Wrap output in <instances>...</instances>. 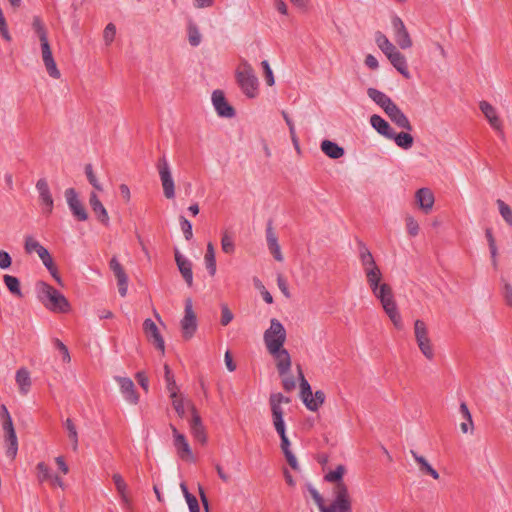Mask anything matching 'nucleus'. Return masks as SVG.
I'll return each instance as SVG.
<instances>
[{"label":"nucleus","mask_w":512,"mask_h":512,"mask_svg":"<svg viewBox=\"0 0 512 512\" xmlns=\"http://www.w3.org/2000/svg\"><path fill=\"white\" fill-rule=\"evenodd\" d=\"M233 313L230 311L227 305L221 306V324L227 326L233 320Z\"/></svg>","instance_id":"nucleus-63"},{"label":"nucleus","mask_w":512,"mask_h":512,"mask_svg":"<svg viewBox=\"0 0 512 512\" xmlns=\"http://www.w3.org/2000/svg\"><path fill=\"white\" fill-rule=\"evenodd\" d=\"M5 442L7 444V449H6L7 457L14 459L16 457L17 451H18V441H17L16 433L15 434L10 433V435H5Z\"/></svg>","instance_id":"nucleus-43"},{"label":"nucleus","mask_w":512,"mask_h":512,"mask_svg":"<svg viewBox=\"0 0 512 512\" xmlns=\"http://www.w3.org/2000/svg\"><path fill=\"white\" fill-rule=\"evenodd\" d=\"M36 189L39 193V200L41 204L45 207H48V214H51L54 207V200L52 198L46 179H39L36 183Z\"/></svg>","instance_id":"nucleus-24"},{"label":"nucleus","mask_w":512,"mask_h":512,"mask_svg":"<svg viewBox=\"0 0 512 512\" xmlns=\"http://www.w3.org/2000/svg\"><path fill=\"white\" fill-rule=\"evenodd\" d=\"M175 261L186 284L188 285V287H191L193 284V272L191 261L185 258L178 250L175 251Z\"/></svg>","instance_id":"nucleus-21"},{"label":"nucleus","mask_w":512,"mask_h":512,"mask_svg":"<svg viewBox=\"0 0 512 512\" xmlns=\"http://www.w3.org/2000/svg\"><path fill=\"white\" fill-rule=\"evenodd\" d=\"M118 282V291L122 297H125L128 291V277L116 257H113L109 263Z\"/></svg>","instance_id":"nucleus-16"},{"label":"nucleus","mask_w":512,"mask_h":512,"mask_svg":"<svg viewBox=\"0 0 512 512\" xmlns=\"http://www.w3.org/2000/svg\"><path fill=\"white\" fill-rule=\"evenodd\" d=\"M390 140H394L396 145L404 150H408L413 146V136L410 133L400 132L396 133L394 130L389 136Z\"/></svg>","instance_id":"nucleus-32"},{"label":"nucleus","mask_w":512,"mask_h":512,"mask_svg":"<svg viewBox=\"0 0 512 512\" xmlns=\"http://www.w3.org/2000/svg\"><path fill=\"white\" fill-rule=\"evenodd\" d=\"M118 282V291L122 297H125L128 291V277L116 257H113L109 263Z\"/></svg>","instance_id":"nucleus-17"},{"label":"nucleus","mask_w":512,"mask_h":512,"mask_svg":"<svg viewBox=\"0 0 512 512\" xmlns=\"http://www.w3.org/2000/svg\"><path fill=\"white\" fill-rule=\"evenodd\" d=\"M499 213L501 214L502 218L505 220V222L512 227V209L509 207L508 204H506L503 200L498 199L496 201Z\"/></svg>","instance_id":"nucleus-47"},{"label":"nucleus","mask_w":512,"mask_h":512,"mask_svg":"<svg viewBox=\"0 0 512 512\" xmlns=\"http://www.w3.org/2000/svg\"><path fill=\"white\" fill-rule=\"evenodd\" d=\"M266 240H267V246L273 257L276 261L282 262L283 261V255L281 252L280 245L278 243L277 235L273 229L272 221L269 220L266 227Z\"/></svg>","instance_id":"nucleus-19"},{"label":"nucleus","mask_w":512,"mask_h":512,"mask_svg":"<svg viewBox=\"0 0 512 512\" xmlns=\"http://www.w3.org/2000/svg\"><path fill=\"white\" fill-rule=\"evenodd\" d=\"M221 247L223 252L227 254H232L235 251L234 241L227 233H224L222 236Z\"/></svg>","instance_id":"nucleus-51"},{"label":"nucleus","mask_w":512,"mask_h":512,"mask_svg":"<svg viewBox=\"0 0 512 512\" xmlns=\"http://www.w3.org/2000/svg\"><path fill=\"white\" fill-rule=\"evenodd\" d=\"M1 412H2V416L4 418L2 426H3V430L5 432V435H10V433L15 434L16 432H15V429L13 426L11 416H10L5 405L1 406Z\"/></svg>","instance_id":"nucleus-46"},{"label":"nucleus","mask_w":512,"mask_h":512,"mask_svg":"<svg viewBox=\"0 0 512 512\" xmlns=\"http://www.w3.org/2000/svg\"><path fill=\"white\" fill-rule=\"evenodd\" d=\"M38 300L43 306L55 313H65L69 311L70 304L66 297L53 286L46 282L39 281L35 286Z\"/></svg>","instance_id":"nucleus-1"},{"label":"nucleus","mask_w":512,"mask_h":512,"mask_svg":"<svg viewBox=\"0 0 512 512\" xmlns=\"http://www.w3.org/2000/svg\"><path fill=\"white\" fill-rule=\"evenodd\" d=\"M367 94L377 105H379L384 112H386L394 102L385 93L379 91L376 88H368Z\"/></svg>","instance_id":"nucleus-29"},{"label":"nucleus","mask_w":512,"mask_h":512,"mask_svg":"<svg viewBox=\"0 0 512 512\" xmlns=\"http://www.w3.org/2000/svg\"><path fill=\"white\" fill-rule=\"evenodd\" d=\"M32 28H33L34 32L37 34L41 43L48 41L47 30L45 28L44 23L40 19V17L34 16L33 22H32Z\"/></svg>","instance_id":"nucleus-44"},{"label":"nucleus","mask_w":512,"mask_h":512,"mask_svg":"<svg viewBox=\"0 0 512 512\" xmlns=\"http://www.w3.org/2000/svg\"><path fill=\"white\" fill-rule=\"evenodd\" d=\"M276 432L279 434L281 439V449L283 453H287L290 450V441L286 435V428L283 426L282 428H275Z\"/></svg>","instance_id":"nucleus-56"},{"label":"nucleus","mask_w":512,"mask_h":512,"mask_svg":"<svg viewBox=\"0 0 512 512\" xmlns=\"http://www.w3.org/2000/svg\"><path fill=\"white\" fill-rule=\"evenodd\" d=\"M65 425V428L67 429L68 431V437L71 441V444H72V448L74 451H76L78 449V433H77V429L73 423V421L71 419H67L64 423Z\"/></svg>","instance_id":"nucleus-45"},{"label":"nucleus","mask_w":512,"mask_h":512,"mask_svg":"<svg viewBox=\"0 0 512 512\" xmlns=\"http://www.w3.org/2000/svg\"><path fill=\"white\" fill-rule=\"evenodd\" d=\"M3 281H4L7 289L10 291V293H12L13 295H15L17 297L23 296V294L21 292V288H20V281L17 277L6 274L3 277Z\"/></svg>","instance_id":"nucleus-40"},{"label":"nucleus","mask_w":512,"mask_h":512,"mask_svg":"<svg viewBox=\"0 0 512 512\" xmlns=\"http://www.w3.org/2000/svg\"><path fill=\"white\" fill-rule=\"evenodd\" d=\"M205 265L211 276H214L216 273V259H215V251L212 243L207 244V249L205 253Z\"/></svg>","instance_id":"nucleus-38"},{"label":"nucleus","mask_w":512,"mask_h":512,"mask_svg":"<svg viewBox=\"0 0 512 512\" xmlns=\"http://www.w3.org/2000/svg\"><path fill=\"white\" fill-rule=\"evenodd\" d=\"M281 400H282V398L280 396H271L270 395V398H269V404H270L271 413H272V420H273V425L275 428H282L283 426H285V422L283 419L284 412L282 409Z\"/></svg>","instance_id":"nucleus-25"},{"label":"nucleus","mask_w":512,"mask_h":512,"mask_svg":"<svg viewBox=\"0 0 512 512\" xmlns=\"http://www.w3.org/2000/svg\"><path fill=\"white\" fill-rule=\"evenodd\" d=\"M375 41L379 49L388 57L397 48L389 41V39L380 31L375 34Z\"/></svg>","instance_id":"nucleus-36"},{"label":"nucleus","mask_w":512,"mask_h":512,"mask_svg":"<svg viewBox=\"0 0 512 512\" xmlns=\"http://www.w3.org/2000/svg\"><path fill=\"white\" fill-rule=\"evenodd\" d=\"M502 295L505 303L512 308V286L509 283L504 284Z\"/></svg>","instance_id":"nucleus-64"},{"label":"nucleus","mask_w":512,"mask_h":512,"mask_svg":"<svg viewBox=\"0 0 512 512\" xmlns=\"http://www.w3.org/2000/svg\"><path fill=\"white\" fill-rule=\"evenodd\" d=\"M113 482L115 484L116 490L119 493L122 502L125 506H129L130 500L127 496V484L123 477L119 473H115L112 477Z\"/></svg>","instance_id":"nucleus-37"},{"label":"nucleus","mask_w":512,"mask_h":512,"mask_svg":"<svg viewBox=\"0 0 512 512\" xmlns=\"http://www.w3.org/2000/svg\"><path fill=\"white\" fill-rule=\"evenodd\" d=\"M42 59L50 77L59 79L61 76L60 71L57 68L56 62L53 58L49 41L41 43Z\"/></svg>","instance_id":"nucleus-15"},{"label":"nucleus","mask_w":512,"mask_h":512,"mask_svg":"<svg viewBox=\"0 0 512 512\" xmlns=\"http://www.w3.org/2000/svg\"><path fill=\"white\" fill-rule=\"evenodd\" d=\"M174 446L182 459L192 460L193 455L190 445L185 436H177V440L174 441Z\"/></svg>","instance_id":"nucleus-35"},{"label":"nucleus","mask_w":512,"mask_h":512,"mask_svg":"<svg viewBox=\"0 0 512 512\" xmlns=\"http://www.w3.org/2000/svg\"><path fill=\"white\" fill-rule=\"evenodd\" d=\"M391 23L394 30L395 41L398 46L401 49L410 48L412 46V40L401 18L395 15Z\"/></svg>","instance_id":"nucleus-9"},{"label":"nucleus","mask_w":512,"mask_h":512,"mask_svg":"<svg viewBox=\"0 0 512 512\" xmlns=\"http://www.w3.org/2000/svg\"><path fill=\"white\" fill-rule=\"evenodd\" d=\"M385 113L399 128L405 129L407 131L412 130L409 119L395 103Z\"/></svg>","instance_id":"nucleus-23"},{"label":"nucleus","mask_w":512,"mask_h":512,"mask_svg":"<svg viewBox=\"0 0 512 512\" xmlns=\"http://www.w3.org/2000/svg\"><path fill=\"white\" fill-rule=\"evenodd\" d=\"M276 361V366L281 376L286 375L291 369V357L289 352L282 346L278 351H268Z\"/></svg>","instance_id":"nucleus-18"},{"label":"nucleus","mask_w":512,"mask_h":512,"mask_svg":"<svg viewBox=\"0 0 512 512\" xmlns=\"http://www.w3.org/2000/svg\"><path fill=\"white\" fill-rule=\"evenodd\" d=\"M485 237L488 242L492 264L494 267H496L497 266L498 249H497L496 240L493 236L491 228H487L485 230Z\"/></svg>","instance_id":"nucleus-42"},{"label":"nucleus","mask_w":512,"mask_h":512,"mask_svg":"<svg viewBox=\"0 0 512 512\" xmlns=\"http://www.w3.org/2000/svg\"><path fill=\"white\" fill-rule=\"evenodd\" d=\"M299 376H300V388H301V398L304 402V397H309L312 394L311 386L308 383V381L305 379L301 369H299Z\"/></svg>","instance_id":"nucleus-54"},{"label":"nucleus","mask_w":512,"mask_h":512,"mask_svg":"<svg viewBox=\"0 0 512 512\" xmlns=\"http://www.w3.org/2000/svg\"><path fill=\"white\" fill-rule=\"evenodd\" d=\"M415 199L420 209L426 214L431 212L435 202L434 194L431 189L423 187L416 191Z\"/></svg>","instance_id":"nucleus-20"},{"label":"nucleus","mask_w":512,"mask_h":512,"mask_svg":"<svg viewBox=\"0 0 512 512\" xmlns=\"http://www.w3.org/2000/svg\"><path fill=\"white\" fill-rule=\"evenodd\" d=\"M406 227H407V232L409 233V235H411V236L418 235L419 225H418V222L412 216L406 217Z\"/></svg>","instance_id":"nucleus-60"},{"label":"nucleus","mask_w":512,"mask_h":512,"mask_svg":"<svg viewBox=\"0 0 512 512\" xmlns=\"http://www.w3.org/2000/svg\"><path fill=\"white\" fill-rule=\"evenodd\" d=\"M370 124L380 135L386 137L387 139L393 132L390 124L377 114H374L370 117Z\"/></svg>","instance_id":"nucleus-31"},{"label":"nucleus","mask_w":512,"mask_h":512,"mask_svg":"<svg viewBox=\"0 0 512 512\" xmlns=\"http://www.w3.org/2000/svg\"><path fill=\"white\" fill-rule=\"evenodd\" d=\"M287 338L286 329L283 324L276 318L270 320V326L263 334V340L267 351H278L284 346Z\"/></svg>","instance_id":"nucleus-4"},{"label":"nucleus","mask_w":512,"mask_h":512,"mask_svg":"<svg viewBox=\"0 0 512 512\" xmlns=\"http://www.w3.org/2000/svg\"><path fill=\"white\" fill-rule=\"evenodd\" d=\"M479 108L490 126L496 130L501 137H504L502 121L500 120L496 109L487 101H481Z\"/></svg>","instance_id":"nucleus-12"},{"label":"nucleus","mask_w":512,"mask_h":512,"mask_svg":"<svg viewBox=\"0 0 512 512\" xmlns=\"http://www.w3.org/2000/svg\"><path fill=\"white\" fill-rule=\"evenodd\" d=\"M345 468L343 465H338L334 470L330 471L325 475V480L328 482H335L336 485L342 482V477L344 475Z\"/></svg>","instance_id":"nucleus-48"},{"label":"nucleus","mask_w":512,"mask_h":512,"mask_svg":"<svg viewBox=\"0 0 512 512\" xmlns=\"http://www.w3.org/2000/svg\"><path fill=\"white\" fill-rule=\"evenodd\" d=\"M180 325L183 338L185 340L191 339L197 330L198 324L190 298L185 300L184 317L181 319Z\"/></svg>","instance_id":"nucleus-7"},{"label":"nucleus","mask_w":512,"mask_h":512,"mask_svg":"<svg viewBox=\"0 0 512 512\" xmlns=\"http://www.w3.org/2000/svg\"><path fill=\"white\" fill-rule=\"evenodd\" d=\"M114 379L120 386L121 394L124 399L130 404H137L139 401V395L135 390L133 381L128 377L115 376Z\"/></svg>","instance_id":"nucleus-14"},{"label":"nucleus","mask_w":512,"mask_h":512,"mask_svg":"<svg viewBox=\"0 0 512 512\" xmlns=\"http://www.w3.org/2000/svg\"><path fill=\"white\" fill-rule=\"evenodd\" d=\"M41 244L31 236L25 238V250L27 253L37 252Z\"/></svg>","instance_id":"nucleus-61"},{"label":"nucleus","mask_w":512,"mask_h":512,"mask_svg":"<svg viewBox=\"0 0 512 512\" xmlns=\"http://www.w3.org/2000/svg\"><path fill=\"white\" fill-rule=\"evenodd\" d=\"M85 174L87 176V179L89 181V183L98 191H101L102 190V186L101 184L99 183V181L97 180L94 172H93V168H92V165L91 164H87L85 166Z\"/></svg>","instance_id":"nucleus-52"},{"label":"nucleus","mask_w":512,"mask_h":512,"mask_svg":"<svg viewBox=\"0 0 512 512\" xmlns=\"http://www.w3.org/2000/svg\"><path fill=\"white\" fill-rule=\"evenodd\" d=\"M374 295L380 301L385 313L388 315L393 325L397 329H401L402 318L400 313L398 312L392 288L388 284L382 283L380 290L376 292Z\"/></svg>","instance_id":"nucleus-3"},{"label":"nucleus","mask_w":512,"mask_h":512,"mask_svg":"<svg viewBox=\"0 0 512 512\" xmlns=\"http://www.w3.org/2000/svg\"><path fill=\"white\" fill-rule=\"evenodd\" d=\"M143 330L150 342L154 344V346L160 350L162 353L165 351V343L164 339L161 336L157 325L150 318L146 319L143 323Z\"/></svg>","instance_id":"nucleus-13"},{"label":"nucleus","mask_w":512,"mask_h":512,"mask_svg":"<svg viewBox=\"0 0 512 512\" xmlns=\"http://www.w3.org/2000/svg\"><path fill=\"white\" fill-rule=\"evenodd\" d=\"M410 453L419 465V470L422 473L429 474L435 480L439 479V473L427 462L423 456L419 455L414 450H411Z\"/></svg>","instance_id":"nucleus-33"},{"label":"nucleus","mask_w":512,"mask_h":512,"mask_svg":"<svg viewBox=\"0 0 512 512\" xmlns=\"http://www.w3.org/2000/svg\"><path fill=\"white\" fill-rule=\"evenodd\" d=\"M181 230L184 234L186 240H190L193 237L192 232V224L189 220H187L184 216H180L179 218Z\"/></svg>","instance_id":"nucleus-55"},{"label":"nucleus","mask_w":512,"mask_h":512,"mask_svg":"<svg viewBox=\"0 0 512 512\" xmlns=\"http://www.w3.org/2000/svg\"><path fill=\"white\" fill-rule=\"evenodd\" d=\"M64 195L74 218L78 221H86L88 219V213L82 202L79 200L76 190L74 188H68L65 190Z\"/></svg>","instance_id":"nucleus-8"},{"label":"nucleus","mask_w":512,"mask_h":512,"mask_svg":"<svg viewBox=\"0 0 512 512\" xmlns=\"http://www.w3.org/2000/svg\"><path fill=\"white\" fill-rule=\"evenodd\" d=\"M156 167L159 173L164 196L167 199H173L175 197V183L169 162L165 155L158 159Z\"/></svg>","instance_id":"nucleus-6"},{"label":"nucleus","mask_w":512,"mask_h":512,"mask_svg":"<svg viewBox=\"0 0 512 512\" xmlns=\"http://www.w3.org/2000/svg\"><path fill=\"white\" fill-rule=\"evenodd\" d=\"M359 258H360L363 270L365 272V275H369L370 272H372V273L380 272V269L377 266L372 253L364 244L360 245Z\"/></svg>","instance_id":"nucleus-22"},{"label":"nucleus","mask_w":512,"mask_h":512,"mask_svg":"<svg viewBox=\"0 0 512 512\" xmlns=\"http://www.w3.org/2000/svg\"><path fill=\"white\" fill-rule=\"evenodd\" d=\"M236 80L242 92L248 98H254L258 92V78L252 66L246 61L242 60L236 69Z\"/></svg>","instance_id":"nucleus-2"},{"label":"nucleus","mask_w":512,"mask_h":512,"mask_svg":"<svg viewBox=\"0 0 512 512\" xmlns=\"http://www.w3.org/2000/svg\"><path fill=\"white\" fill-rule=\"evenodd\" d=\"M188 40L191 46L197 47L202 41V36L198 26L193 22L189 21L187 26Z\"/></svg>","instance_id":"nucleus-39"},{"label":"nucleus","mask_w":512,"mask_h":512,"mask_svg":"<svg viewBox=\"0 0 512 512\" xmlns=\"http://www.w3.org/2000/svg\"><path fill=\"white\" fill-rule=\"evenodd\" d=\"M89 204L93 210V212L96 214L98 220L103 223L104 225L109 224V216L107 213L106 208L103 206L101 201L99 200L97 194L95 192H91L89 197Z\"/></svg>","instance_id":"nucleus-26"},{"label":"nucleus","mask_w":512,"mask_h":512,"mask_svg":"<svg viewBox=\"0 0 512 512\" xmlns=\"http://www.w3.org/2000/svg\"><path fill=\"white\" fill-rule=\"evenodd\" d=\"M320 147L322 152L331 159H339L345 154L344 148L331 140H323Z\"/></svg>","instance_id":"nucleus-28"},{"label":"nucleus","mask_w":512,"mask_h":512,"mask_svg":"<svg viewBox=\"0 0 512 512\" xmlns=\"http://www.w3.org/2000/svg\"><path fill=\"white\" fill-rule=\"evenodd\" d=\"M212 103L218 116L224 118L235 116V109L227 102L223 91L215 90L212 93Z\"/></svg>","instance_id":"nucleus-11"},{"label":"nucleus","mask_w":512,"mask_h":512,"mask_svg":"<svg viewBox=\"0 0 512 512\" xmlns=\"http://www.w3.org/2000/svg\"><path fill=\"white\" fill-rule=\"evenodd\" d=\"M414 334L415 339L428 336L427 326L422 320L417 319L414 322Z\"/></svg>","instance_id":"nucleus-59"},{"label":"nucleus","mask_w":512,"mask_h":512,"mask_svg":"<svg viewBox=\"0 0 512 512\" xmlns=\"http://www.w3.org/2000/svg\"><path fill=\"white\" fill-rule=\"evenodd\" d=\"M308 491L310 495L312 496L313 500L317 504L320 512H322V509L325 508L323 497L319 494V492L311 485L308 486Z\"/></svg>","instance_id":"nucleus-62"},{"label":"nucleus","mask_w":512,"mask_h":512,"mask_svg":"<svg viewBox=\"0 0 512 512\" xmlns=\"http://www.w3.org/2000/svg\"><path fill=\"white\" fill-rule=\"evenodd\" d=\"M164 371H165L166 387H167V390L170 392V397L176 398L177 392H178V387L176 385L174 375H173L170 367L167 364L164 366Z\"/></svg>","instance_id":"nucleus-41"},{"label":"nucleus","mask_w":512,"mask_h":512,"mask_svg":"<svg viewBox=\"0 0 512 512\" xmlns=\"http://www.w3.org/2000/svg\"><path fill=\"white\" fill-rule=\"evenodd\" d=\"M261 66L264 71L265 81L268 86H273L275 83L273 71L269 65V62L267 60H263L261 62Z\"/></svg>","instance_id":"nucleus-58"},{"label":"nucleus","mask_w":512,"mask_h":512,"mask_svg":"<svg viewBox=\"0 0 512 512\" xmlns=\"http://www.w3.org/2000/svg\"><path fill=\"white\" fill-rule=\"evenodd\" d=\"M366 278H367V282H368L369 287L371 288L373 294L378 292L381 288V283H380V281L382 279L381 271L377 272V273L370 272L369 275H366Z\"/></svg>","instance_id":"nucleus-49"},{"label":"nucleus","mask_w":512,"mask_h":512,"mask_svg":"<svg viewBox=\"0 0 512 512\" xmlns=\"http://www.w3.org/2000/svg\"><path fill=\"white\" fill-rule=\"evenodd\" d=\"M15 380L19 387L20 393L22 395H26L32 385L30 372L25 367L18 369L16 372Z\"/></svg>","instance_id":"nucleus-30"},{"label":"nucleus","mask_w":512,"mask_h":512,"mask_svg":"<svg viewBox=\"0 0 512 512\" xmlns=\"http://www.w3.org/2000/svg\"><path fill=\"white\" fill-rule=\"evenodd\" d=\"M37 470L38 479L40 482L51 480L52 475L50 473V469L44 462H40L37 464Z\"/></svg>","instance_id":"nucleus-53"},{"label":"nucleus","mask_w":512,"mask_h":512,"mask_svg":"<svg viewBox=\"0 0 512 512\" xmlns=\"http://www.w3.org/2000/svg\"><path fill=\"white\" fill-rule=\"evenodd\" d=\"M419 349L421 351V353L428 359V360H433L434 359V356H435V353H434V348H433V345L431 343V340L429 339L428 341L426 342H423L422 344H420L419 346Z\"/></svg>","instance_id":"nucleus-57"},{"label":"nucleus","mask_w":512,"mask_h":512,"mask_svg":"<svg viewBox=\"0 0 512 512\" xmlns=\"http://www.w3.org/2000/svg\"><path fill=\"white\" fill-rule=\"evenodd\" d=\"M322 512H352V501L345 483H338L334 488V499Z\"/></svg>","instance_id":"nucleus-5"},{"label":"nucleus","mask_w":512,"mask_h":512,"mask_svg":"<svg viewBox=\"0 0 512 512\" xmlns=\"http://www.w3.org/2000/svg\"><path fill=\"white\" fill-rule=\"evenodd\" d=\"M189 406L191 408L190 432L196 441L205 444L207 442V435L201 417L193 404L189 403Z\"/></svg>","instance_id":"nucleus-10"},{"label":"nucleus","mask_w":512,"mask_h":512,"mask_svg":"<svg viewBox=\"0 0 512 512\" xmlns=\"http://www.w3.org/2000/svg\"><path fill=\"white\" fill-rule=\"evenodd\" d=\"M325 401V393L322 390H317L309 397H304V404L310 411H317Z\"/></svg>","instance_id":"nucleus-34"},{"label":"nucleus","mask_w":512,"mask_h":512,"mask_svg":"<svg viewBox=\"0 0 512 512\" xmlns=\"http://www.w3.org/2000/svg\"><path fill=\"white\" fill-rule=\"evenodd\" d=\"M115 35L116 26L113 23L107 24L103 31V40L107 46H109L114 41Z\"/></svg>","instance_id":"nucleus-50"},{"label":"nucleus","mask_w":512,"mask_h":512,"mask_svg":"<svg viewBox=\"0 0 512 512\" xmlns=\"http://www.w3.org/2000/svg\"><path fill=\"white\" fill-rule=\"evenodd\" d=\"M387 58L401 75H403L406 79L410 78L406 57L401 52L396 50L395 52L390 53Z\"/></svg>","instance_id":"nucleus-27"}]
</instances>
